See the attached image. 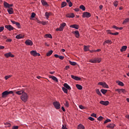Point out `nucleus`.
I'll return each instance as SVG.
<instances>
[{"instance_id": "1", "label": "nucleus", "mask_w": 129, "mask_h": 129, "mask_svg": "<svg viewBox=\"0 0 129 129\" xmlns=\"http://www.w3.org/2000/svg\"><path fill=\"white\" fill-rule=\"evenodd\" d=\"M20 98L23 102H26V101H28V99L29 98V96L28 95V94L26 92L23 93V94L21 95L20 97Z\"/></svg>"}, {"instance_id": "2", "label": "nucleus", "mask_w": 129, "mask_h": 129, "mask_svg": "<svg viewBox=\"0 0 129 129\" xmlns=\"http://www.w3.org/2000/svg\"><path fill=\"white\" fill-rule=\"evenodd\" d=\"M9 94H14V92L13 91H5L2 93V97L3 98H5V97H7V96L9 95Z\"/></svg>"}, {"instance_id": "3", "label": "nucleus", "mask_w": 129, "mask_h": 129, "mask_svg": "<svg viewBox=\"0 0 129 129\" xmlns=\"http://www.w3.org/2000/svg\"><path fill=\"white\" fill-rule=\"evenodd\" d=\"M65 26H66V23H63L62 24H60V26H59V28H57L55 29V31H63V30H64V28H65Z\"/></svg>"}, {"instance_id": "4", "label": "nucleus", "mask_w": 129, "mask_h": 129, "mask_svg": "<svg viewBox=\"0 0 129 129\" xmlns=\"http://www.w3.org/2000/svg\"><path fill=\"white\" fill-rule=\"evenodd\" d=\"M53 106H54L55 108L56 109H60V106H61V105L60 104V103L58 101H54L53 102Z\"/></svg>"}, {"instance_id": "5", "label": "nucleus", "mask_w": 129, "mask_h": 129, "mask_svg": "<svg viewBox=\"0 0 129 129\" xmlns=\"http://www.w3.org/2000/svg\"><path fill=\"white\" fill-rule=\"evenodd\" d=\"M91 17V14L89 12H84L83 13L82 17L83 18H90Z\"/></svg>"}, {"instance_id": "6", "label": "nucleus", "mask_w": 129, "mask_h": 129, "mask_svg": "<svg viewBox=\"0 0 129 129\" xmlns=\"http://www.w3.org/2000/svg\"><path fill=\"white\" fill-rule=\"evenodd\" d=\"M98 85H101V86H102V87H104V88H109L108 86L106 84V83L105 82H99L98 83Z\"/></svg>"}, {"instance_id": "7", "label": "nucleus", "mask_w": 129, "mask_h": 129, "mask_svg": "<svg viewBox=\"0 0 129 129\" xmlns=\"http://www.w3.org/2000/svg\"><path fill=\"white\" fill-rule=\"evenodd\" d=\"M25 44L27 46H33V41L30 39H27L25 42Z\"/></svg>"}, {"instance_id": "8", "label": "nucleus", "mask_w": 129, "mask_h": 129, "mask_svg": "<svg viewBox=\"0 0 129 129\" xmlns=\"http://www.w3.org/2000/svg\"><path fill=\"white\" fill-rule=\"evenodd\" d=\"M4 56L6 57V58H9L10 57H11V58H14V57H15V55L12 54V52H9L8 53H5L4 54Z\"/></svg>"}, {"instance_id": "9", "label": "nucleus", "mask_w": 129, "mask_h": 129, "mask_svg": "<svg viewBox=\"0 0 129 129\" xmlns=\"http://www.w3.org/2000/svg\"><path fill=\"white\" fill-rule=\"evenodd\" d=\"M99 103H100V104H102V105H104L105 106H107V105H108V104H109V101H100Z\"/></svg>"}, {"instance_id": "10", "label": "nucleus", "mask_w": 129, "mask_h": 129, "mask_svg": "<svg viewBox=\"0 0 129 129\" xmlns=\"http://www.w3.org/2000/svg\"><path fill=\"white\" fill-rule=\"evenodd\" d=\"M115 91H117L119 94H120L122 92V93H125V89H116L115 90Z\"/></svg>"}, {"instance_id": "11", "label": "nucleus", "mask_w": 129, "mask_h": 129, "mask_svg": "<svg viewBox=\"0 0 129 129\" xmlns=\"http://www.w3.org/2000/svg\"><path fill=\"white\" fill-rule=\"evenodd\" d=\"M11 22L14 25H16V26H17V27L18 28V29H21V24H20V23L17 22L13 20H11Z\"/></svg>"}, {"instance_id": "12", "label": "nucleus", "mask_w": 129, "mask_h": 129, "mask_svg": "<svg viewBox=\"0 0 129 129\" xmlns=\"http://www.w3.org/2000/svg\"><path fill=\"white\" fill-rule=\"evenodd\" d=\"M5 27L8 31H13V30H14V27L11 25H5Z\"/></svg>"}, {"instance_id": "13", "label": "nucleus", "mask_w": 129, "mask_h": 129, "mask_svg": "<svg viewBox=\"0 0 129 129\" xmlns=\"http://www.w3.org/2000/svg\"><path fill=\"white\" fill-rule=\"evenodd\" d=\"M71 77L73 79H74V80H76V81H79L80 80H81V78L80 77L75 76L74 75H71Z\"/></svg>"}, {"instance_id": "14", "label": "nucleus", "mask_w": 129, "mask_h": 129, "mask_svg": "<svg viewBox=\"0 0 129 129\" xmlns=\"http://www.w3.org/2000/svg\"><path fill=\"white\" fill-rule=\"evenodd\" d=\"M73 34H74V35H76V37L77 38H79V37H80V34H79V31H78V30L73 31Z\"/></svg>"}, {"instance_id": "15", "label": "nucleus", "mask_w": 129, "mask_h": 129, "mask_svg": "<svg viewBox=\"0 0 129 129\" xmlns=\"http://www.w3.org/2000/svg\"><path fill=\"white\" fill-rule=\"evenodd\" d=\"M70 28H73L74 29H76V30H78L79 29V25L77 24H74L70 26Z\"/></svg>"}, {"instance_id": "16", "label": "nucleus", "mask_w": 129, "mask_h": 129, "mask_svg": "<svg viewBox=\"0 0 129 129\" xmlns=\"http://www.w3.org/2000/svg\"><path fill=\"white\" fill-rule=\"evenodd\" d=\"M30 54L32 56H33V57H36L37 56V51L32 50L30 51Z\"/></svg>"}, {"instance_id": "17", "label": "nucleus", "mask_w": 129, "mask_h": 129, "mask_svg": "<svg viewBox=\"0 0 129 129\" xmlns=\"http://www.w3.org/2000/svg\"><path fill=\"white\" fill-rule=\"evenodd\" d=\"M67 18H75V15L74 13L68 14L66 15Z\"/></svg>"}, {"instance_id": "18", "label": "nucleus", "mask_w": 129, "mask_h": 129, "mask_svg": "<svg viewBox=\"0 0 129 129\" xmlns=\"http://www.w3.org/2000/svg\"><path fill=\"white\" fill-rule=\"evenodd\" d=\"M89 48H90V46H89V45H88V46L84 45V51L85 52H87V51H90Z\"/></svg>"}, {"instance_id": "19", "label": "nucleus", "mask_w": 129, "mask_h": 129, "mask_svg": "<svg viewBox=\"0 0 129 129\" xmlns=\"http://www.w3.org/2000/svg\"><path fill=\"white\" fill-rule=\"evenodd\" d=\"M63 86L65 88L67 89H68V90H71V87H70V86L68 85L67 83H64L63 84Z\"/></svg>"}, {"instance_id": "20", "label": "nucleus", "mask_w": 129, "mask_h": 129, "mask_svg": "<svg viewBox=\"0 0 129 129\" xmlns=\"http://www.w3.org/2000/svg\"><path fill=\"white\" fill-rule=\"evenodd\" d=\"M49 78H51L52 80L55 81V82H58V79L55 76H49Z\"/></svg>"}, {"instance_id": "21", "label": "nucleus", "mask_w": 129, "mask_h": 129, "mask_svg": "<svg viewBox=\"0 0 129 129\" xmlns=\"http://www.w3.org/2000/svg\"><path fill=\"white\" fill-rule=\"evenodd\" d=\"M24 37H25V35H23L22 34H18L16 36V38L18 39H23V38H24Z\"/></svg>"}, {"instance_id": "22", "label": "nucleus", "mask_w": 129, "mask_h": 129, "mask_svg": "<svg viewBox=\"0 0 129 129\" xmlns=\"http://www.w3.org/2000/svg\"><path fill=\"white\" fill-rule=\"evenodd\" d=\"M41 4L42 6H47V7H49V4L47 3V2L45 1V0H41Z\"/></svg>"}, {"instance_id": "23", "label": "nucleus", "mask_w": 129, "mask_h": 129, "mask_svg": "<svg viewBox=\"0 0 129 129\" xmlns=\"http://www.w3.org/2000/svg\"><path fill=\"white\" fill-rule=\"evenodd\" d=\"M7 11L9 15H13L14 14V10L12 8H9Z\"/></svg>"}, {"instance_id": "24", "label": "nucleus", "mask_w": 129, "mask_h": 129, "mask_svg": "<svg viewBox=\"0 0 129 129\" xmlns=\"http://www.w3.org/2000/svg\"><path fill=\"white\" fill-rule=\"evenodd\" d=\"M112 41H111V40H110L108 39L104 42V43H103V45L104 46V45H105L106 44H112Z\"/></svg>"}, {"instance_id": "25", "label": "nucleus", "mask_w": 129, "mask_h": 129, "mask_svg": "<svg viewBox=\"0 0 129 129\" xmlns=\"http://www.w3.org/2000/svg\"><path fill=\"white\" fill-rule=\"evenodd\" d=\"M126 49H127V46H123L121 47V48L120 49V52H124L126 50Z\"/></svg>"}, {"instance_id": "26", "label": "nucleus", "mask_w": 129, "mask_h": 129, "mask_svg": "<svg viewBox=\"0 0 129 129\" xmlns=\"http://www.w3.org/2000/svg\"><path fill=\"white\" fill-rule=\"evenodd\" d=\"M116 83H117L119 86H124V84L119 81H116Z\"/></svg>"}, {"instance_id": "27", "label": "nucleus", "mask_w": 129, "mask_h": 129, "mask_svg": "<svg viewBox=\"0 0 129 129\" xmlns=\"http://www.w3.org/2000/svg\"><path fill=\"white\" fill-rule=\"evenodd\" d=\"M16 94H18V95H21V94H24L25 93V92L23 90L21 91H18L16 92Z\"/></svg>"}, {"instance_id": "28", "label": "nucleus", "mask_w": 129, "mask_h": 129, "mask_svg": "<svg viewBox=\"0 0 129 129\" xmlns=\"http://www.w3.org/2000/svg\"><path fill=\"white\" fill-rule=\"evenodd\" d=\"M78 129H85V127L82 124H79L77 127Z\"/></svg>"}, {"instance_id": "29", "label": "nucleus", "mask_w": 129, "mask_h": 129, "mask_svg": "<svg viewBox=\"0 0 129 129\" xmlns=\"http://www.w3.org/2000/svg\"><path fill=\"white\" fill-rule=\"evenodd\" d=\"M4 8H10V4H9V3H8L6 2H4Z\"/></svg>"}, {"instance_id": "30", "label": "nucleus", "mask_w": 129, "mask_h": 129, "mask_svg": "<svg viewBox=\"0 0 129 129\" xmlns=\"http://www.w3.org/2000/svg\"><path fill=\"white\" fill-rule=\"evenodd\" d=\"M106 127H108L109 128H113L114 127V124H110L109 125H107L106 126Z\"/></svg>"}, {"instance_id": "31", "label": "nucleus", "mask_w": 129, "mask_h": 129, "mask_svg": "<svg viewBox=\"0 0 129 129\" xmlns=\"http://www.w3.org/2000/svg\"><path fill=\"white\" fill-rule=\"evenodd\" d=\"M52 54H53V50H50L48 52L46 53V56L47 57H49V56H51V55H52Z\"/></svg>"}, {"instance_id": "32", "label": "nucleus", "mask_w": 129, "mask_h": 129, "mask_svg": "<svg viewBox=\"0 0 129 129\" xmlns=\"http://www.w3.org/2000/svg\"><path fill=\"white\" fill-rule=\"evenodd\" d=\"M76 87H77V89H79V90H82V86L79 84H77Z\"/></svg>"}, {"instance_id": "33", "label": "nucleus", "mask_w": 129, "mask_h": 129, "mask_svg": "<svg viewBox=\"0 0 129 129\" xmlns=\"http://www.w3.org/2000/svg\"><path fill=\"white\" fill-rule=\"evenodd\" d=\"M96 92L98 95H99L100 96H102V94H101V93L99 91V89H96Z\"/></svg>"}, {"instance_id": "34", "label": "nucleus", "mask_w": 129, "mask_h": 129, "mask_svg": "<svg viewBox=\"0 0 129 129\" xmlns=\"http://www.w3.org/2000/svg\"><path fill=\"white\" fill-rule=\"evenodd\" d=\"M66 6H67V3L65 2H63L61 3V8H64V7H66Z\"/></svg>"}, {"instance_id": "35", "label": "nucleus", "mask_w": 129, "mask_h": 129, "mask_svg": "<svg viewBox=\"0 0 129 129\" xmlns=\"http://www.w3.org/2000/svg\"><path fill=\"white\" fill-rule=\"evenodd\" d=\"M62 89L64 93H66L67 94V93H68V90L66 88L63 87L62 88Z\"/></svg>"}, {"instance_id": "36", "label": "nucleus", "mask_w": 129, "mask_h": 129, "mask_svg": "<svg viewBox=\"0 0 129 129\" xmlns=\"http://www.w3.org/2000/svg\"><path fill=\"white\" fill-rule=\"evenodd\" d=\"M45 37H46V38H50V39H52L53 38L52 35H51L50 34H45Z\"/></svg>"}, {"instance_id": "37", "label": "nucleus", "mask_w": 129, "mask_h": 129, "mask_svg": "<svg viewBox=\"0 0 129 129\" xmlns=\"http://www.w3.org/2000/svg\"><path fill=\"white\" fill-rule=\"evenodd\" d=\"M129 22V18H126L124 21L122 22V24L124 25V24H126V23H128Z\"/></svg>"}, {"instance_id": "38", "label": "nucleus", "mask_w": 129, "mask_h": 129, "mask_svg": "<svg viewBox=\"0 0 129 129\" xmlns=\"http://www.w3.org/2000/svg\"><path fill=\"white\" fill-rule=\"evenodd\" d=\"M69 63L71 65H72L73 66H75L77 64V63L76 62L71 61L70 60H69Z\"/></svg>"}, {"instance_id": "39", "label": "nucleus", "mask_w": 129, "mask_h": 129, "mask_svg": "<svg viewBox=\"0 0 129 129\" xmlns=\"http://www.w3.org/2000/svg\"><path fill=\"white\" fill-rule=\"evenodd\" d=\"M50 14H51V13H49V12H46L45 13V17H46V19H49V16H50Z\"/></svg>"}, {"instance_id": "40", "label": "nucleus", "mask_w": 129, "mask_h": 129, "mask_svg": "<svg viewBox=\"0 0 129 129\" xmlns=\"http://www.w3.org/2000/svg\"><path fill=\"white\" fill-rule=\"evenodd\" d=\"M101 92L103 94H105V93H106L107 92V90L101 89Z\"/></svg>"}, {"instance_id": "41", "label": "nucleus", "mask_w": 129, "mask_h": 129, "mask_svg": "<svg viewBox=\"0 0 129 129\" xmlns=\"http://www.w3.org/2000/svg\"><path fill=\"white\" fill-rule=\"evenodd\" d=\"M12 76H13L12 75L6 76L5 77V80H8V79H9V78H11V77H12Z\"/></svg>"}, {"instance_id": "42", "label": "nucleus", "mask_w": 129, "mask_h": 129, "mask_svg": "<svg viewBox=\"0 0 129 129\" xmlns=\"http://www.w3.org/2000/svg\"><path fill=\"white\" fill-rule=\"evenodd\" d=\"M80 9H81V10H82V11H85V7L83 5H81L80 6Z\"/></svg>"}, {"instance_id": "43", "label": "nucleus", "mask_w": 129, "mask_h": 129, "mask_svg": "<svg viewBox=\"0 0 129 129\" xmlns=\"http://www.w3.org/2000/svg\"><path fill=\"white\" fill-rule=\"evenodd\" d=\"M64 106H66V107H69V102L68 101H66V103L64 104Z\"/></svg>"}, {"instance_id": "44", "label": "nucleus", "mask_w": 129, "mask_h": 129, "mask_svg": "<svg viewBox=\"0 0 129 129\" xmlns=\"http://www.w3.org/2000/svg\"><path fill=\"white\" fill-rule=\"evenodd\" d=\"M113 5L115 7V8H116V7H117V6H118V1H115L113 3Z\"/></svg>"}, {"instance_id": "45", "label": "nucleus", "mask_w": 129, "mask_h": 129, "mask_svg": "<svg viewBox=\"0 0 129 129\" xmlns=\"http://www.w3.org/2000/svg\"><path fill=\"white\" fill-rule=\"evenodd\" d=\"M103 119V117L102 116H100L99 117L97 118V120H99V121H101Z\"/></svg>"}, {"instance_id": "46", "label": "nucleus", "mask_w": 129, "mask_h": 129, "mask_svg": "<svg viewBox=\"0 0 129 129\" xmlns=\"http://www.w3.org/2000/svg\"><path fill=\"white\" fill-rule=\"evenodd\" d=\"M96 63H100L101 62V58H98L96 59Z\"/></svg>"}, {"instance_id": "47", "label": "nucleus", "mask_w": 129, "mask_h": 129, "mask_svg": "<svg viewBox=\"0 0 129 129\" xmlns=\"http://www.w3.org/2000/svg\"><path fill=\"white\" fill-rule=\"evenodd\" d=\"M110 121H111L110 119H107L104 121V123H107V122H110Z\"/></svg>"}, {"instance_id": "48", "label": "nucleus", "mask_w": 129, "mask_h": 129, "mask_svg": "<svg viewBox=\"0 0 129 129\" xmlns=\"http://www.w3.org/2000/svg\"><path fill=\"white\" fill-rule=\"evenodd\" d=\"M89 62L90 63H96V59H90Z\"/></svg>"}, {"instance_id": "49", "label": "nucleus", "mask_w": 129, "mask_h": 129, "mask_svg": "<svg viewBox=\"0 0 129 129\" xmlns=\"http://www.w3.org/2000/svg\"><path fill=\"white\" fill-rule=\"evenodd\" d=\"M40 24H41V25H43V26H45V25L47 24V22L46 21H42L40 22Z\"/></svg>"}, {"instance_id": "50", "label": "nucleus", "mask_w": 129, "mask_h": 129, "mask_svg": "<svg viewBox=\"0 0 129 129\" xmlns=\"http://www.w3.org/2000/svg\"><path fill=\"white\" fill-rule=\"evenodd\" d=\"M91 116H93V117H96V118L97 117V116H96V114L93 113L91 115Z\"/></svg>"}, {"instance_id": "51", "label": "nucleus", "mask_w": 129, "mask_h": 129, "mask_svg": "<svg viewBox=\"0 0 129 129\" xmlns=\"http://www.w3.org/2000/svg\"><path fill=\"white\" fill-rule=\"evenodd\" d=\"M36 16V14L35 13H32L31 14V18H34Z\"/></svg>"}, {"instance_id": "52", "label": "nucleus", "mask_w": 129, "mask_h": 129, "mask_svg": "<svg viewBox=\"0 0 129 129\" xmlns=\"http://www.w3.org/2000/svg\"><path fill=\"white\" fill-rule=\"evenodd\" d=\"M88 119H89L90 120H91V121H93V120H94V118L90 116L88 117Z\"/></svg>"}, {"instance_id": "53", "label": "nucleus", "mask_w": 129, "mask_h": 129, "mask_svg": "<svg viewBox=\"0 0 129 129\" xmlns=\"http://www.w3.org/2000/svg\"><path fill=\"white\" fill-rule=\"evenodd\" d=\"M68 5L70 7V8H71V7H72L73 6V4H72V2H69L68 3Z\"/></svg>"}, {"instance_id": "54", "label": "nucleus", "mask_w": 129, "mask_h": 129, "mask_svg": "<svg viewBox=\"0 0 129 129\" xmlns=\"http://www.w3.org/2000/svg\"><path fill=\"white\" fill-rule=\"evenodd\" d=\"M58 58L60 60H63L64 57V56H63L62 55H60V56H59Z\"/></svg>"}, {"instance_id": "55", "label": "nucleus", "mask_w": 129, "mask_h": 129, "mask_svg": "<svg viewBox=\"0 0 129 129\" xmlns=\"http://www.w3.org/2000/svg\"><path fill=\"white\" fill-rule=\"evenodd\" d=\"M112 28H113V29H115V30H118V27H117V26H115V25H113V26H112Z\"/></svg>"}, {"instance_id": "56", "label": "nucleus", "mask_w": 129, "mask_h": 129, "mask_svg": "<svg viewBox=\"0 0 129 129\" xmlns=\"http://www.w3.org/2000/svg\"><path fill=\"white\" fill-rule=\"evenodd\" d=\"M4 29H5V27H0V32H3V30H4Z\"/></svg>"}, {"instance_id": "57", "label": "nucleus", "mask_w": 129, "mask_h": 129, "mask_svg": "<svg viewBox=\"0 0 129 129\" xmlns=\"http://www.w3.org/2000/svg\"><path fill=\"white\" fill-rule=\"evenodd\" d=\"M12 129H19V126H13Z\"/></svg>"}, {"instance_id": "58", "label": "nucleus", "mask_w": 129, "mask_h": 129, "mask_svg": "<svg viewBox=\"0 0 129 129\" xmlns=\"http://www.w3.org/2000/svg\"><path fill=\"white\" fill-rule=\"evenodd\" d=\"M61 129H68V128H67L66 125H62V127Z\"/></svg>"}, {"instance_id": "59", "label": "nucleus", "mask_w": 129, "mask_h": 129, "mask_svg": "<svg viewBox=\"0 0 129 129\" xmlns=\"http://www.w3.org/2000/svg\"><path fill=\"white\" fill-rule=\"evenodd\" d=\"M107 32L108 33V34H110V35H112V33L111 32L110 30H107Z\"/></svg>"}, {"instance_id": "60", "label": "nucleus", "mask_w": 129, "mask_h": 129, "mask_svg": "<svg viewBox=\"0 0 129 129\" xmlns=\"http://www.w3.org/2000/svg\"><path fill=\"white\" fill-rule=\"evenodd\" d=\"M79 107H80V109H84V106H83L82 105H80L79 106Z\"/></svg>"}, {"instance_id": "61", "label": "nucleus", "mask_w": 129, "mask_h": 129, "mask_svg": "<svg viewBox=\"0 0 129 129\" xmlns=\"http://www.w3.org/2000/svg\"><path fill=\"white\" fill-rule=\"evenodd\" d=\"M118 34H119L118 32L112 33V35H114L115 36H117V35H118Z\"/></svg>"}, {"instance_id": "62", "label": "nucleus", "mask_w": 129, "mask_h": 129, "mask_svg": "<svg viewBox=\"0 0 129 129\" xmlns=\"http://www.w3.org/2000/svg\"><path fill=\"white\" fill-rule=\"evenodd\" d=\"M70 67L69 66H67L65 68L64 70H68V69H70Z\"/></svg>"}, {"instance_id": "63", "label": "nucleus", "mask_w": 129, "mask_h": 129, "mask_svg": "<svg viewBox=\"0 0 129 129\" xmlns=\"http://www.w3.org/2000/svg\"><path fill=\"white\" fill-rule=\"evenodd\" d=\"M7 126H11V123L6 122L5 123Z\"/></svg>"}, {"instance_id": "64", "label": "nucleus", "mask_w": 129, "mask_h": 129, "mask_svg": "<svg viewBox=\"0 0 129 129\" xmlns=\"http://www.w3.org/2000/svg\"><path fill=\"white\" fill-rule=\"evenodd\" d=\"M12 40L11 38L6 40V42H12Z\"/></svg>"}]
</instances>
